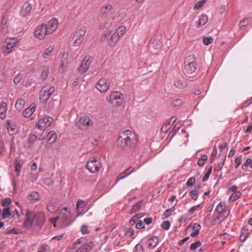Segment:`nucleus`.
<instances>
[{"label": "nucleus", "instance_id": "obj_63", "mask_svg": "<svg viewBox=\"0 0 252 252\" xmlns=\"http://www.w3.org/2000/svg\"><path fill=\"white\" fill-rule=\"evenodd\" d=\"M22 79V77L20 74L17 75L14 79L13 82L15 85H17Z\"/></svg>", "mask_w": 252, "mask_h": 252}, {"label": "nucleus", "instance_id": "obj_39", "mask_svg": "<svg viewBox=\"0 0 252 252\" xmlns=\"http://www.w3.org/2000/svg\"><path fill=\"white\" fill-rule=\"evenodd\" d=\"M54 50V48L53 47L50 46L47 49L45 50L44 54L42 55V57L44 59L47 58V57L50 56L51 53L53 52Z\"/></svg>", "mask_w": 252, "mask_h": 252}, {"label": "nucleus", "instance_id": "obj_48", "mask_svg": "<svg viewBox=\"0 0 252 252\" xmlns=\"http://www.w3.org/2000/svg\"><path fill=\"white\" fill-rule=\"evenodd\" d=\"M207 0H202L197 2L194 6V9L197 10L201 8L203 6V4L205 2H206Z\"/></svg>", "mask_w": 252, "mask_h": 252}, {"label": "nucleus", "instance_id": "obj_12", "mask_svg": "<svg viewBox=\"0 0 252 252\" xmlns=\"http://www.w3.org/2000/svg\"><path fill=\"white\" fill-rule=\"evenodd\" d=\"M91 62L92 57L89 56H85L79 68V72L81 73H85L89 68Z\"/></svg>", "mask_w": 252, "mask_h": 252}, {"label": "nucleus", "instance_id": "obj_13", "mask_svg": "<svg viewBox=\"0 0 252 252\" xmlns=\"http://www.w3.org/2000/svg\"><path fill=\"white\" fill-rule=\"evenodd\" d=\"M58 25V20L54 18L49 21L47 24L45 25L47 34H50L54 32L57 29Z\"/></svg>", "mask_w": 252, "mask_h": 252}, {"label": "nucleus", "instance_id": "obj_24", "mask_svg": "<svg viewBox=\"0 0 252 252\" xmlns=\"http://www.w3.org/2000/svg\"><path fill=\"white\" fill-rule=\"evenodd\" d=\"M68 55L67 53H63V54L62 55V59H61V63L60 65L61 67L63 68V67H67V66L68 64Z\"/></svg>", "mask_w": 252, "mask_h": 252}, {"label": "nucleus", "instance_id": "obj_25", "mask_svg": "<svg viewBox=\"0 0 252 252\" xmlns=\"http://www.w3.org/2000/svg\"><path fill=\"white\" fill-rule=\"evenodd\" d=\"M143 200H141L139 201L137 203L134 204L131 210V214L138 212L142 206Z\"/></svg>", "mask_w": 252, "mask_h": 252}, {"label": "nucleus", "instance_id": "obj_59", "mask_svg": "<svg viewBox=\"0 0 252 252\" xmlns=\"http://www.w3.org/2000/svg\"><path fill=\"white\" fill-rule=\"evenodd\" d=\"M217 151L216 148H214L213 152L212 153L211 158L210 159V162L211 163L213 162V161H214V159H215L216 157L217 156Z\"/></svg>", "mask_w": 252, "mask_h": 252}, {"label": "nucleus", "instance_id": "obj_8", "mask_svg": "<svg viewBox=\"0 0 252 252\" xmlns=\"http://www.w3.org/2000/svg\"><path fill=\"white\" fill-rule=\"evenodd\" d=\"M53 121V119L50 117H44L40 119L35 125V127L40 130H45L50 126Z\"/></svg>", "mask_w": 252, "mask_h": 252}, {"label": "nucleus", "instance_id": "obj_14", "mask_svg": "<svg viewBox=\"0 0 252 252\" xmlns=\"http://www.w3.org/2000/svg\"><path fill=\"white\" fill-rule=\"evenodd\" d=\"M31 10L32 5L28 2H26L23 4L21 8L20 15L22 17H26L30 13Z\"/></svg>", "mask_w": 252, "mask_h": 252}, {"label": "nucleus", "instance_id": "obj_50", "mask_svg": "<svg viewBox=\"0 0 252 252\" xmlns=\"http://www.w3.org/2000/svg\"><path fill=\"white\" fill-rule=\"evenodd\" d=\"M49 249L48 246L45 244L38 248V252H49Z\"/></svg>", "mask_w": 252, "mask_h": 252}, {"label": "nucleus", "instance_id": "obj_62", "mask_svg": "<svg viewBox=\"0 0 252 252\" xmlns=\"http://www.w3.org/2000/svg\"><path fill=\"white\" fill-rule=\"evenodd\" d=\"M235 162L236 164L235 167H238L241 163V156L237 157L235 159Z\"/></svg>", "mask_w": 252, "mask_h": 252}, {"label": "nucleus", "instance_id": "obj_57", "mask_svg": "<svg viewBox=\"0 0 252 252\" xmlns=\"http://www.w3.org/2000/svg\"><path fill=\"white\" fill-rule=\"evenodd\" d=\"M111 31H108L103 34L102 36H101L100 40L101 41H103L105 40L106 38H108V37L111 34Z\"/></svg>", "mask_w": 252, "mask_h": 252}, {"label": "nucleus", "instance_id": "obj_21", "mask_svg": "<svg viewBox=\"0 0 252 252\" xmlns=\"http://www.w3.org/2000/svg\"><path fill=\"white\" fill-rule=\"evenodd\" d=\"M93 247L92 242L83 245L81 248H79L77 252H88Z\"/></svg>", "mask_w": 252, "mask_h": 252}, {"label": "nucleus", "instance_id": "obj_23", "mask_svg": "<svg viewBox=\"0 0 252 252\" xmlns=\"http://www.w3.org/2000/svg\"><path fill=\"white\" fill-rule=\"evenodd\" d=\"M174 86L178 89H182L187 86V83L184 79H177L175 81Z\"/></svg>", "mask_w": 252, "mask_h": 252}, {"label": "nucleus", "instance_id": "obj_45", "mask_svg": "<svg viewBox=\"0 0 252 252\" xmlns=\"http://www.w3.org/2000/svg\"><path fill=\"white\" fill-rule=\"evenodd\" d=\"M225 160V157H224L223 159H222V161L219 163L216 167L214 168V170H221L222 168V167L224 165V161Z\"/></svg>", "mask_w": 252, "mask_h": 252}, {"label": "nucleus", "instance_id": "obj_31", "mask_svg": "<svg viewBox=\"0 0 252 252\" xmlns=\"http://www.w3.org/2000/svg\"><path fill=\"white\" fill-rule=\"evenodd\" d=\"M112 8V6L110 4H107L103 6L101 9V14L102 16L106 15L107 13L110 11Z\"/></svg>", "mask_w": 252, "mask_h": 252}, {"label": "nucleus", "instance_id": "obj_41", "mask_svg": "<svg viewBox=\"0 0 252 252\" xmlns=\"http://www.w3.org/2000/svg\"><path fill=\"white\" fill-rule=\"evenodd\" d=\"M171 125L169 121H166L161 128L162 132H167L170 128Z\"/></svg>", "mask_w": 252, "mask_h": 252}, {"label": "nucleus", "instance_id": "obj_60", "mask_svg": "<svg viewBox=\"0 0 252 252\" xmlns=\"http://www.w3.org/2000/svg\"><path fill=\"white\" fill-rule=\"evenodd\" d=\"M22 168L21 164L19 163L16 161L15 162V171L17 172V174L18 175L19 173L20 172V170Z\"/></svg>", "mask_w": 252, "mask_h": 252}, {"label": "nucleus", "instance_id": "obj_2", "mask_svg": "<svg viewBox=\"0 0 252 252\" xmlns=\"http://www.w3.org/2000/svg\"><path fill=\"white\" fill-rule=\"evenodd\" d=\"M45 221L44 215L40 213H33L30 210H27L24 222V226L27 228H31L32 225L37 226L40 229Z\"/></svg>", "mask_w": 252, "mask_h": 252}, {"label": "nucleus", "instance_id": "obj_33", "mask_svg": "<svg viewBox=\"0 0 252 252\" xmlns=\"http://www.w3.org/2000/svg\"><path fill=\"white\" fill-rule=\"evenodd\" d=\"M11 216V213L10 211L9 207H5L4 208L2 212H1V216L2 219H5L6 218H9Z\"/></svg>", "mask_w": 252, "mask_h": 252}, {"label": "nucleus", "instance_id": "obj_46", "mask_svg": "<svg viewBox=\"0 0 252 252\" xmlns=\"http://www.w3.org/2000/svg\"><path fill=\"white\" fill-rule=\"evenodd\" d=\"M213 41V39L212 37L205 36L203 37V43L206 45H208L209 44L212 43Z\"/></svg>", "mask_w": 252, "mask_h": 252}, {"label": "nucleus", "instance_id": "obj_35", "mask_svg": "<svg viewBox=\"0 0 252 252\" xmlns=\"http://www.w3.org/2000/svg\"><path fill=\"white\" fill-rule=\"evenodd\" d=\"M252 169V159L251 158H248L245 162L242 165V169L243 170H247L249 167Z\"/></svg>", "mask_w": 252, "mask_h": 252}, {"label": "nucleus", "instance_id": "obj_7", "mask_svg": "<svg viewBox=\"0 0 252 252\" xmlns=\"http://www.w3.org/2000/svg\"><path fill=\"white\" fill-rule=\"evenodd\" d=\"M86 32V28L85 27H82L78 31L76 32L73 37L74 40L73 43L74 46H79L82 43Z\"/></svg>", "mask_w": 252, "mask_h": 252}, {"label": "nucleus", "instance_id": "obj_32", "mask_svg": "<svg viewBox=\"0 0 252 252\" xmlns=\"http://www.w3.org/2000/svg\"><path fill=\"white\" fill-rule=\"evenodd\" d=\"M226 208V204L224 202H220L217 206L215 210L219 214L222 213Z\"/></svg>", "mask_w": 252, "mask_h": 252}, {"label": "nucleus", "instance_id": "obj_30", "mask_svg": "<svg viewBox=\"0 0 252 252\" xmlns=\"http://www.w3.org/2000/svg\"><path fill=\"white\" fill-rule=\"evenodd\" d=\"M25 104V101L23 99H19L17 100L15 106L16 109L18 111H21Z\"/></svg>", "mask_w": 252, "mask_h": 252}, {"label": "nucleus", "instance_id": "obj_5", "mask_svg": "<svg viewBox=\"0 0 252 252\" xmlns=\"http://www.w3.org/2000/svg\"><path fill=\"white\" fill-rule=\"evenodd\" d=\"M101 166L100 162L97 159L96 157H91L86 164V168L91 173H94L98 172Z\"/></svg>", "mask_w": 252, "mask_h": 252}, {"label": "nucleus", "instance_id": "obj_58", "mask_svg": "<svg viewBox=\"0 0 252 252\" xmlns=\"http://www.w3.org/2000/svg\"><path fill=\"white\" fill-rule=\"evenodd\" d=\"M135 226H136V228L140 229L141 228H145V224H144V223L142 222V220H139L136 223Z\"/></svg>", "mask_w": 252, "mask_h": 252}, {"label": "nucleus", "instance_id": "obj_53", "mask_svg": "<svg viewBox=\"0 0 252 252\" xmlns=\"http://www.w3.org/2000/svg\"><path fill=\"white\" fill-rule=\"evenodd\" d=\"M60 218L63 219V214H60V216L58 217L51 219V220L52 222L54 223V226L55 227L56 226V221L58 220H60Z\"/></svg>", "mask_w": 252, "mask_h": 252}, {"label": "nucleus", "instance_id": "obj_18", "mask_svg": "<svg viewBox=\"0 0 252 252\" xmlns=\"http://www.w3.org/2000/svg\"><path fill=\"white\" fill-rule=\"evenodd\" d=\"M40 197V195L37 191H32L28 196V199L32 203H34L39 200Z\"/></svg>", "mask_w": 252, "mask_h": 252}, {"label": "nucleus", "instance_id": "obj_27", "mask_svg": "<svg viewBox=\"0 0 252 252\" xmlns=\"http://www.w3.org/2000/svg\"><path fill=\"white\" fill-rule=\"evenodd\" d=\"M49 71V66H43L42 68V71L40 75L41 79L44 81L46 80L48 76Z\"/></svg>", "mask_w": 252, "mask_h": 252}, {"label": "nucleus", "instance_id": "obj_19", "mask_svg": "<svg viewBox=\"0 0 252 252\" xmlns=\"http://www.w3.org/2000/svg\"><path fill=\"white\" fill-rule=\"evenodd\" d=\"M7 110V103L5 102H1L0 104V118L3 119L6 117Z\"/></svg>", "mask_w": 252, "mask_h": 252}, {"label": "nucleus", "instance_id": "obj_64", "mask_svg": "<svg viewBox=\"0 0 252 252\" xmlns=\"http://www.w3.org/2000/svg\"><path fill=\"white\" fill-rule=\"evenodd\" d=\"M138 220L137 218L134 215L129 220V223L131 225H134Z\"/></svg>", "mask_w": 252, "mask_h": 252}, {"label": "nucleus", "instance_id": "obj_3", "mask_svg": "<svg viewBox=\"0 0 252 252\" xmlns=\"http://www.w3.org/2000/svg\"><path fill=\"white\" fill-rule=\"evenodd\" d=\"M184 73L188 76H193L196 71V59L194 55L188 56L184 61Z\"/></svg>", "mask_w": 252, "mask_h": 252}, {"label": "nucleus", "instance_id": "obj_1", "mask_svg": "<svg viewBox=\"0 0 252 252\" xmlns=\"http://www.w3.org/2000/svg\"><path fill=\"white\" fill-rule=\"evenodd\" d=\"M136 135L129 130H126L120 133L117 140V146L119 150L127 152L133 148L136 145Z\"/></svg>", "mask_w": 252, "mask_h": 252}, {"label": "nucleus", "instance_id": "obj_34", "mask_svg": "<svg viewBox=\"0 0 252 252\" xmlns=\"http://www.w3.org/2000/svg\"><path fill=\"white\" fill-rule=\"evenodd\" d=\"M16 44L15 42H8L6 47L3 49L4 52L6 53H10L11 51L12 48L15 46Z\"/></svg>", "mask_w": 252, "mask_h": 252}, {"label": "nucleus", "instance_id": "obj_47", "mask_svg": "<svg viewBox=\"0 0 252 252\" xmlns=\"http://www.w3.org/2000/svg\"><path fill=\"white\" fill-rule=\"evenodd\" d=\"M170 226V223L169 221L166 220L162 222L161 227L164 230H168Z\"/></svg>", "mask_w": 252, "mask_h": 252}, {"label": "nucleus", "instance_id": "obj_16", "mask_svg": "<svg viewBox=\"0 0 252 252\" xmlns=\"http://www.w3.org/2000/svg\"><path fill=\"white\" fill-rule=\"evenodd\" d=\"M158 242V238L156 236L149 238L147 241L146 245L148 248L152 249L155 247Z\"/></svg>", "mask_w": 252, "mask_h": 252}, {"label": "nucleus", "instance_id": "obj_44", "mask_svg": "<svg viewBox=\"0 0 252 252\" xmlns=\"http://www.w3.org/2000/svg\"><path fill=\"white\" fill-rule=\"evenodd\" d=\"M175 208L174 206L170 209H167L165 212H164L163 215L164 216L165 218H168L171 215V213L175 210Z\"/></svg>", "mask_w": 252, "mask_h": 252}, {"label": "nucleus", "instance_id": "obj_51", "mask_svg": "<svg viewBox=\"0 0 252 252\" xmlns=\"http://www.w3.org/2000/svg\"><path fill=\"white\" fill-rule=\"evenodd\" d=\"M182 101L181 99H176L173 101L172 105L173 107H179L182 104Z\"/></svg>", "mask_w": 252, "mask_h": 252}, {"label": "nucleus", "instance_id": "obj_11", "mask_svg": "<svg viewBox=\"0 0 252 252\" xmlns=\"http://www.w3.org/2000/svg\"><path fill=\"white\" fill-rule=\"evenodd\" d=\"M45 24H41L38 26L34 31V36L38 39H43L47 34Z\"/></svg>", "mask_w": 252, "mask_h": 252}, {"label": "nucleus", "instance_id": "obj_37", "mask_svg": "<svg viewBox=\"0 0 252 252\" xmlns=\"http://www.w3.org/2000/svg\"><path fill=\"white\" fill-rule=\"evenodd\" d=\"M37 140V136L35 134H30L28 139V143L29 145H32Z\"/></svg>", "mask_w": 252, "mask_h": 252}, {"label": "nucleus", "instance_id": "obj_40", "mask_svg": "<svg viewBox=\"0 0 252 252\" xmlns=\"http://www.w3.org/2000/svg\"><path fill=\"white\" fill-rule=\"evenodd\" d=\"M126 32V28L125 26H121L119 28H118V29L116 30V32L119 35H120V37L124 35V34Z\"/></svg>", "mask_w": 252, "mask_h": 252}, {"label": "nucleus", "instance_id": "obj_55", "mask_svg": "<svg viewBox=\"0 0 252 252\" xmlns=\"http://www.w3.org/2000/svg\"><path fill=\"white\" fill-rule=\"evenodd\" d=\"M30 109L31 107H29L23 111V114L24 117H29L32 115Z\"/></svg>", "mask_w": 252, "mask_h": 252}, {"label": "nucleus", "instance_id": "obj_22", "mask_svg": "<svg viewBox=\"0 0 252 252\" xmlns=\"http://www.w3.org/2000/svg\"><path fill=\"white\" fill-rule=\"evenodd\" d=\"M208 21V18L207 15L205 14L201 15L199 20L197 21V28H199L200 26L204 25Z\"/></svg>", "mask_w": 252, "mask_h": 252}, {"label": "nucleus", "instance_id": "obj_43", "mask_svg": "<svg viewBox=\"0 0 252 252\" xmlns=\"http://www.w3.org/2000/svg\"><path fill=\"white\" fill-rule=\"evenodd\" d=\"M201 245V242L199 241H197L195 242L192 243L190 246V250L191 251L195 250L197 248L200 246Z\"/></svg>", "mask_w": 252, "mask_h": 252}, {"label": "nucleus", "instance_id": "obj_20", "mask_svg": "<svg viewBox=\"0 0 252 252\" xmlns=\"http://www.w3.org/2000/svg\"><path fill=\"white\" fill-rule=\"evenodd\" d=\"M120 38V35H119L116 32L113 33V34L111 36L110 40L108 42V44L111 47H114L117 43V42L119 41Z\"/></svg>", "mask_w": 252, "mask_h": 252}, {"label": "nucleus", "instance_id": "obj_15", "mask_svg": "<svg viewBox=\"0 0 252 252\" xmlns=\"http://www.w3.org/2000/svg\"><path fill=\"white\" fill-rule=\"evenodd\" d=\"M134 171V169L132 166H129L128 168L126 169L124 171L122 172L119 176L117 177L116 179L117 182L118 181L123 179L129 174H130L132 172Z\"/></svg>", "mask_w": 252, "mask_h": 252}, {"label": "nucleus", "instance_id": "obj_42", "mask_svg": "<svg viewBox=\"0 0 252 252\" xmlns=\"http://www.w3.org/2000/svg\"><path fill=\"white\" fill-rule=\"evenodd\" d=\"M11 203V199L10 198H6L2 199L1 201V205L4 207H8Z\"/></svg>", "mask_w": 252, "mask_h": 252}, {"label": "nucleus", "instance_id": "obj_9", "mask_svg": "<svg viewBox=\"0 0 252 252\" xmlns=\"http://www.w3.org/2000/svg\"><path fill=\"white\" fill-rule=\"evenodd\" d=\"M93 125V122L89 117L83 116L80 118L77 123L78 127L85 130Z\"/></svg>", "mask_w": 252, "mask_h": 252}, {"label": "nucleus", "instance_id": "obj_26", "mask_svg": "<svg viewBox=\"0 0 252 252\" xmlns=\"http://www.w3.org/2000/svg\"><path fill=\"white\" fill-rule=\"evenodd\" d=\"M57 136L56 133L53 131H51L48 134V141L50 144L54 143L57 140Z\"/></svg>", "mask_w": 252, "mask_h": 252}, {"label": "nucleus", "instance_id": "obj_29", "mask_svg": "<svg viewBox=\"0 0 252 252\" xmlns=\"http://www.w3.org/2000/svg\"><path fill=\"white\" fill-rule=\"evenodd\" d=\"M248 230V229L246 227H243L242 228L241 235L239 238L241 242H244L248 237L249 234Z\"/></svg>", "mask_w": 252, "mask_h": 252}, {"label": "nucleus", "instance_id": "obj_4", "mask_svg": "<svg viewBox=\"0 0 252 252\" xmlns=\"http://www.w3.org/2000/svg\"><path fill=\"white\" fill-rule=\"evenodd\" d=\"M55 91L54 87L51 85L44 86L39 93V100L41 103H45Z\"/></svg>", "mask_w": 252, "mask_h": 252}, {"label": "nucleus", "instance_id": "obj_54", "mask_svg": "<svg viewBox=\"0 0 252 252\" xmlns=\"http://www.w3.org/2000/svg\"><path fill=\"white\" fill-rule=\"evenodd\" d=\"M195 179L194 177L190 178L187 181L186 185L188 187H192L195 183Z\"/></svg>", "mask_w": 252, "mask_h": 252}, {"label": "nucleus", "instance_id": "obj_36", "mask_svg": "<svg viewBox=\"0 0 252 252\" xmlns=\"http://www.w3.org/2000/svg\"><path fill=\"white\" fill-rule=\"evenodd\" d=\"M208 157L206 155H202L198 159L197 161V165L199 166H202L205 162L207 161Z\"/></svg>", "mask_w": 252, "mask_h": 252}, {"label": "nucleus", "instance_id": "obj_10", "mask_svg": "<svg viewBox=\"0 0 252 252\" xmlns=\"http://www.w3.org/2000/svg\"><path fill=\"white\" fill-rule=\"evenodd\" d=\"M109 85V82L105 78H102L99 80L95 87L101 93H105L108 90Z\"/></svg>", "mask_w": 252, "mask_h": 252}, {"label": "nucleus", "instance_id": "obj_28", "mask_svg": "<svg viewBox=\"0 0 252 252\" xmlns=\"http://www.w3.org/2000/svg\"><path fill=\"white\" fill-rule=\"evenodd\" d=\"M61 214H63V219L60 218V220L64 221V223L63 224V227H66L70 224L71 222L69 221L68 219L70 217V212H68L67 215H65L63 212H62Z\"/></svg>", "mask_w": 252, "mask_h": 252}, {"label": "nucleus", "instance_id": "obj_49", "mask_svg": "<svg viewBox=\"0 0 252 252\" xmlns=\"http://www.w3.org/2000/svg\"><path fill=\"white\" fill-rule=\"evenodd\" d=\"M189 195L194 200H196L198 198V192L196 190H193L189 192Z\"/></svg>", "mask_w": 252, "mask_h": 252}, {"label": "nucleus", "instance_id": "obj_17", "mask_svg": "<svg viewBox=\"0 0 252 252\" xmlns=\"http://www.w3.org/2000/svg\"><path fill=\"white\" fill-rule=\"evenodd\" d=\"M6 128L9 134L11 135L16 134L17 132L15 124L13 123H11L10 120H6Z\"/></svg>", "mask_w": 252, "mask_h": 252}, {"label": "nucleus", "instance_id": "obj_38", "mask_svg": "<svg viewBox=\"0 0 252 252\" xmlns=\"http://www.w3.org/2000/svg\"><path fill=\"white\" fill-rule=\"evenodd\" d=\"M241 195V192L238 191V192H234L233 194H232L229 197V200L231 201H234L240 198Z\"/></svg>", "mask_w": 252, "mask_h": 252}, {"label": "nucleus", "instance_id": "obj_56", "mask_svg": "<svg viewBox=\"0 0 252 252\" xmlns=\"http://www.w3.org/2000/svg\"><path fill=\"white\" fill-rule=\"evenodd\" d=\"M135 252H144L143 246L140 244H138L136 245L135 247Z\"/></svg>", "mask_w": 252, "mask_h": 252}, {"label": "nucleus", "instance_id": "obj_52", "mask_svg": "<svg viewBox=\"0 0 252 252\" xmlns=\"http://www.w3.org/2000/svg\"><path fill=\"white\" fill-rule=\"evenodd\" d=\"M86 206L85 202L83 200H79L76 204V209L78 210L80 207H84Z\"/></svg>", "mask_w": 252, "mask_h": 252}, {"label": "nucleus", "instance_id": "obj_61", "mask_svg": "<svg viewBox=\"0 0 252 252\" xmlns=\"http://www.w3.org/2000/svg\"><path fill=\"white\" fill-rule=\"evenodd\" d=\"M134 233V230L131 228H129L128 229H127L126 232V235L129 237H131L132 235H133Z\"/></svg>", "mask_w": 252, "mask_h": 252}, {"label": "nucleus", "instance_id": "obj_6", "mask_svg": "<svg viewBox=\"0 0 252 252\" xmlns=\"http://www.w3.org/2000/svg\"><path fill=\"white\" fill-rule=\"evenodd\" d=\"M123 100V94L119 92H115L110 94L109 102L115 107L121 106Z\"/></svg>", "mask_w": 252, "mask_h": 252}]
</instances>
